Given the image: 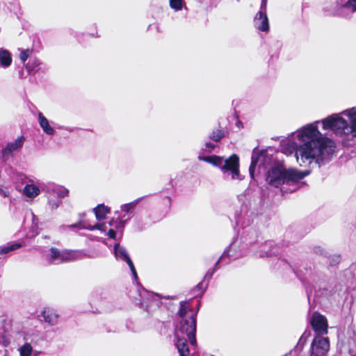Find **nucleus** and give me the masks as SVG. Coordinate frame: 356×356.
Segmentation results:
<instances>
[{
    "instance_id": "2",
    "label": "nucleus",
    "mask_w": 356,
    "mask_h": 356,
    "mask_svg": "<svg viewBox=\"0 0 356 356\" xmlns=\"http://www.w3.org/2000/svg\"><path fill=\"white\" fill-rule=\"evenodd\" d=\"M178 315L179 321L175 330V346L179 356H188L190 350L188 341L192 346L197 344L195 338L196 314L191 311L189 302H181Z\"/></svg>"
},
{
    "instance_id": "12",
    "label": "nucleus",
    "mask_w": 356,
    "mask_h": 356,
    "mask_svg": "<svg viewBox=\"0 0 356 356\" xmlns=\"http://www.w3.org/2000/svg\"><path fill=\"white\" fill-rule=\"evenodd\" d=\"M231 250L232 248L231 246H229L224 251L220 257L216 261L213 268L211 271H208L207 273V274L204 276V279L210 280L212 277L214 272L220 268L218 266L220 264H222V265H227L230 262L232 259H235V257L230 254Z\"/></svg>"
},
{
    "instance_id": "23",
    "label": "nucleus",
    "mask_w": 356,
    "mask_h": 356,
    "mask_svg": "<svg viewBox=\"0 0 356 356\" xmlns=\"http://www.w3.org/2000/svg\"><path fill=\"white\" fill-rule=\"evenodd\" d=\"M94 212L97 219H104L106 216L110 213V208L104 204H99L94 209Z\"/></svg>"
},
{
    "instance_id": "22",
    "label": "nucleus",
    "mask_w": 356,
    "mask_h": 356,
    "mask_svg": "<svg viewBox=\"0 0 356 356\" xmlns=\"http://www.w3.org/2000/svg\"><path fill=\"white\" fill-rule=\"evenodd\" d=\"M24 194L29 198H34L40 194V189L33 184H26L23 189Z\"/></svg>"
},
{
    "instance_id": "26",
    "label": "nucleus",
    "mask_w": 356,
    "mask_h": 356,
    "mask_svg": "<svg viewBox=\"0 0 356 356\" xmlns=\"http://www.w3.org/2000/svg\"><path fill=\"white\" fill-rule=\"evenodd\" d=\"M33 348L29 343H25L20 348V356H30Z\"/></svg>"
},
{
    "instance_id": "18",
    "label": "nucleus",
    "mask_w": 356,
    "mask_h": 356,
    "mask_svg": "<svg viewBox=\"0 0 356 356\" xmlns=\"http://www.w3.org/2000/svg\"><path fill=\"white\" fill-rule=\"evenodd\" d=\"M38 123L42 128V131L47 135H54L55 131L54 128L50 125L49 120L47 118L41 113H38Z\"/></svg>"
},
{
    "instance_id": "16",
    "label": "nucleus",
    "mask_w": 356,
    "mask_h": 356,
    "mask_svg": "<svg viewBox=\"0 0 356 356\" xmlns=\"http://www.w3.org/2000/svg\"><path fill=\"white\" fill-rule=\"evenodd\" d=\"M25 141L24 136L18 137L15 141L8 143L5 148L3 149V155H9L13 152L19 149Z\"/></svg>"
},
{
    "instance_id": "47",
    "label": "nucleus",
    "mask_w": 356,
    "mask_h": 356,
    "mask_svg": "<svg viewBox=\"0 0 356 356\" xmlns=\"http://www.w3.org/2000/svg\"><path fill=\"white\" fill-rule=\"evenodd\" d=\"M24 339H25V340H26V341H28V340H29V339L27 338V337H26V336H25V337H24Z\"/></svg>"
},
{
    "instance_id": "41",
    "label": "nucleus",
    "mask_w": 356,
    "mask_h": 356,
    "mask_svg": "<svg viewBox=\"0 0 356 356\" xmlns=\"http://www.w3.org/2000/svg\"><path fill=\"white\" fill-rule=\"evenodd\" d=\"M70 228L80 227V223L78 224H72L68 226Z\"/></svg>"
},
{
    "instance_id": "40",
    "label": "nucleus",
    "mask_w": 356,
    "mask_h": 356,
    "mask_svg": "<svg viewBox=\"0 0 356 356\" xmlns=\"http://www.w3.org/2000/svg\"><path fill=\"white\" fill-rule=\"evenodd\" d=\"M147 293V292L144 290V289H142L141 291H139V296L140 297H143L145 296V295Z\"/></svg>"
},
{
    "instance_id": "46",
    "label": "nucleus",
    "mask_w": 356,
    "mask_h": 356,
    "mask_svg": "<svg viewBox=\"0 0 356 356\" xmlns=\"http://www.w3.org/2000/svg\"><path fill=\"white\" fill-rule=\"evenodd\" d=\"M4 333V330L3 329H0V334H3Z\"/></svg>"
},
{
    "instance_id": "25",
    "label": "nucleus",
    "mask_w": 356,
    "mask_h": 356,
    "mask_svg": "<svg viewBox=\"0 0 356 356\" xmlns=\"http://www.w3.org/2000/svg\"><path fill=\"white\" fill-rule=\"evenodd\" d=\"M21 247L20 243H13V244H8L3 247H2L0 250L1 254H6L10 251L15 250Z\"/></svg>"
},
{
    "instance_id": "43",
    "label": "nucleus",
    "mask_w": 356,
    "mask_h": 356,
    "mask_svg": "<svg viewBox=\"0 0 356 356\" xmlns=\"http://www.w3.org/2000/svg\"><path fill=\"white\" fill-rule=\"evenodd\" d=\"M147 302L146 301H140L138 304L140 306V307H143V305L144 303H146Z\"/></svg>"
},
{
    "instance_id": "39",
    "label": "nucleus",
    "mask_w": 356,
    "mask_h": 356,
    "mask_svg": "<svg viewBox=\"0 0 356 356\" xmlns=\"http://www.w3.org/2000/svg\"><path fill=\"white\" fill-rule=\"evenodd\" d=\"M348 350L351 356H356V350L355 349V348L350 347Z\"/></svg>"
},
{
    "instance_id": "31",
    "label": "nucleus",
    "mask_w": 356,
    "mask_h": 356,
    "mask_svg": "<svg viewBox=\"0 0 356 356\" xmlns=\"http://www.w3.org/2000/svg\"><path fill=\"white\" fill-rule=\"evenodd\" d=\"M215 147L216 145L213 143L208 142L205 143V148L202 149V151L210 153L213 150Z\"/></svg>"
},
{
    "instance_id": "30",
    "label": "nucleus",
    "mask_w": 356,
    "mask_h": 356,
    "mask_svg": "<svg viewBox=\"0 0 356 356\" xmlns=\"http://www.w3.org/2000/svg\"><path fill=\"white\" fill-rule=\"evenodd\" d=\"M60 204H61V200L59 199L51 200V197L49 198L48 205H49V208L51 209H58Z\"/></svg>"
},
{
    "instance_id": "15",
    "label": "nucleus",
    "mask_w": 356,
    "mask_h": 356,
    "mask_svg": "<svg viewBox=\"0 0 356 356\" xmlns=\"http://www.w3.org/2000/svg\"><path fill=\"white\" fill-rule=\"evenodd\" d=\"M44 190L45 191L48 198L56 195L58 198H63L67 195L69 191L63 186H58L52 183L47 184Z\"/></svg>"
},
{
    "instance_id": "32",
    "label": "nucleus",
    "mask_w": 356,
    "mask_h": 356,
    "mask_svg": "<svg viewBox=\"0 0 356 356\" xmlns=\"http://www.w3.org/2000/svg\"><path fill=\"white\" fill-rule=\"evenodd\" d=\"M128 266H129V268L131 271L133 277H134L135 280H137L138 275H137V273H136V268L134 267L133 262H131L130 264H129Z\"/></svg>"
},
{
    "instance_id": "13",
    "label": "nucleus",
    "mask_w": 356,
    "mask_h": 356,
    "mask_svg": "<svg viewBox=\"0 0 356 356\" xmlns=\"http://www.w3.org/2000/svg\"><path fill=\"white\" fill-rule=\"evenodd\" d=\"M231 250L232 248L231 246H229L224 251L220 257L216 261L213 268L211 271H208L207 273V274L204 276V279L210 280L212 277L214 272L220 268L218 266L220 264H222V265H227L230 262L232 259H235V257L230 254Z\"/></svg>"
},
{
    "instance_id": "33",
    "label": "nucleus",
    "mask_w": 356,
    "mask_h": 356,
    "mask_svg": "<svg viewBox=\"0 0 356 356\" xmlns=\"http://www.w3.org/2000/svg\"><path fill=\"white\" fill-rule=\"evenodd\" d=\"M340 259L341 258L339 255H333L331 258L330 264L332 266L339 264Z\"/></svg>"
},
{
    "instance_id": "6",
    "label": "nucleus",
    "mask_w": 356,
    "mask_h": 356,
    "mask_svg": "<svg viewBox=\"0 0 356 356\" xmlns=\"http://www.w3.org/2000/svg\"><path fill=\"white\" fill-rule=\"evenodd\" d=\"M94 257L86 255L82 250H60L56 248H51L49 253L46 254V261L50 265H58L64 262H70L82 259L85 257Z\"/></svg>"
},
{
    "instance_id": "24",
    "label": "nucleus",
    "mask_w": 356,
    "mask_h": 356,
    "mask_svg": "<svg viewBox=\"0 0 356 356\" xmlns=\"http://www.w3.org/2000/svg\"><path fill=\"white\" fill-rule=\"evenodd\" d=\"M271 245L272 244L270 242H266L265 243V244L262 245L260 248V250L259 252V257H270L275 254V251L269 249V248L271 247Z\"/></svg>"
},
{
    "instance_id": "9",
    "label": "nucleus",
    "mask_w": 356,
    "mask_h": 356,
    "mask_svg": "<svg viewBox=\"0 0 356 356\" xmlns=\"http://www.w3.org/2000/svg\"><path fill=\"white\" fill-rule=\"evenodd\" d=\"M330 348L329 340L327 337L316 336L312 341L310 347V356H325Z\"/></svg>"
},
{
    "instance_id": "29",
    "label": "nucleus",
    "mask_w": 356,
    "mask_h": 356,
    "mask_svg": "<svg viewBox=\"0 0 356 356\" xmlns=\"http://www.w3.org/2000/svg\"><path fill=\"white\" fill-rule=\"evenodd\" d=\"M209 137L215 142H218L224 137V132L222 130L218 129L215 131H213Z\"/></svg>"
},
{
    "instance_id": "1",
    "label": "nucleus",
    "mask_w": 356,
    "mask_h": 356,
    "mask_svg": "<svg viewBox=\"0 0 356 356\" xmlns=\"http://www.w3.org/2000/svg\"><path fill=\"white\" fill-rule=\"evenodd\" d=\"M319 122L316 121L302 127L293 133L288 141L300 166H307L312 163L321 166L330 159L334 152L332 142L323 137L318 129Z\"/></svg>"
},
{
    "instance_id": "10",
    "label": "nucleus",
    "mask_w": 356,
    "mask_h": 356,
    "mask_svg": "<svg viewBox=\"0 0 356 356\" xmlns=\"http://www.w3.org/2000/svg\"><path fill=\"white\" fill-rule=\"evenodd\" d=\"M311 325L317 334V336H321L327 332V321L326 318L318 312L313 313L311 320Z\"/></svg>"
},
{
    "instance_id": "35",
    "label": "nucleus",
    "mask_w": 356,
    "mask_h": 356,
    "mask_svg": "<svg viewBox=\"0 0 356 356\" xmlns=\"http://www.w3.org/2000/svg\"><path fill=\"white\" fill-rule=\"evenodd\" d=\"M195 290H197L198 291H200V292H199V294H200V296H202V295L204 293V291H205V289H203V287H202V283H199V284L197 285V286H196V288H195Z\"/></svg>"
},
{
    "instance_id": "4",
    "label": "nucleus",
    "mask_w": 356,
    "mask_h": 356,
    "mask_svg": "<svg viewBox=\"0 0 356 356\" xmlns=\"http://www.w3.org/2000/svg\"><path fill=\"white\" fill-rule=\"evenodd\" d=\"M341 114L347 116L349 122L340 114H332L321 121L323 129L332 130L337 135H350L356 138V106L344 110Z\"/></svg>"
},
{
    "instance_id": "17",
    "label": "nucleus",
    "mask_w": 356,
    "mask_h": 356,
    "mask_svg": "<svg viewBox=\"0 0 356 356\" xmlns=\"http://www.w3.org/2000/svg\"><path fill=\"white\" fill-rule=\"evenodd\" d=\"M24 66L29 73L40 70H45V67H44V65L37 58H31Z\"/></svg>"
},
{
    "instance_id": "27",
    "label": "nucleus",
    "mask_w": 356,
    "mask_h": 356,
    "mask_svg": "<svg viewBox=\"0 0 356 356\" xmlns=\"http://www.w3.org/2000/svg\"><path fill=\"white\" fill-rule=\"evenodd\" d=\"M31 53L32 49H20L19 58L24 65L26 64V61L27 60L28 58L31 56Z\"/></svg>"
},
{
    "instance_id": "21",
    "label": "nucleus",
    "mask_w": 356,
    "mask_h": 356,
    "mask_svg": "<svg viewBox=\"0 0 356 356\" xmlns=\"http://www.w3.org/2000/svg\"><path fill=\"white\" fill-rule=\"evenodd\" d=\"M42 316L44 321L51 325H55L57 323L58 315L52 309H47L44 310Z\"/></svg>"
},
{
    "instance_id": "8",
    "label": "nucleus",
    "mask_w": 356,
    "mask_h": 356,
    "mask_svg": "<svg viewBox=\"0 0 356 356\" xmlns=\"http://www.w3.org/2000/svg\"><path fill=\"white\" fill-rule=\"evenodd\" d=\"M356 12V0H339L333 7L330 15L348 17Z\"/></svg>"
},
{
    "instance_id": "20",
    "label": "nucleus",
    "mask_w": 356,
    "mask_h": 356,
    "mask_svg": "<svg viewBox=\"0 0 356 356\" xmlns=\"http://www.w3.org/2000/svg\"><path fill=\"white\" fill-rule=\"evenodd\" d=\"M13 61L11 54L6 49L0 48V67L6 69L10 66Z\"/></svg>"
},
{
    "instance_id": "34",
    "label": "nucleus",
    "mask_w": 356,
    "mask_h": 356,
    "mask_svg": "<svg viewBox=\"0 0 356 356\" xmlns=\"http://www.w3.org/2000/svg\"><path fill=\"white\" fill-rule=\"evenodd\" d=\"M107 236L113 239H115L116 237V232L113 229H110L107 232Z\"/></svg>"
},
{
    "instance_id": "11",
    "label": "nucleus",
    "mask_w": 356,
    "mask_h": 356,
    "mask_svg": "<svg viewBox=\"0 0 356 356\" xmlns=\"http://www.w3.org/2000/svg\"><path fill=\"white\" fill-rule=\"evenodd\" d=\"M267 157L268 156L266 154L263 152L259 154L257 149H254L251 158V164L249 168L250 175L252 179L254 178V172L257 164L259 165V169H261L262 166L264 168H266L264 161Z\"/></svg>"
},
{
    "instance_id": "19",
    "label": "nucleus",
    "mask_w": 356,
    "mask_h": 356,
    "mask_svg": "<svg viewBox=\"0 0 356 356\" xmlns=\"http://www.w3.org/2000/svg\"><path fill=\"white\" fill-rule=\"evenodd\" d=\"M114 253L117 259L126 261L127 264L132 262L126 249L124 247L120 246L118 243L115 244L114 246Z\"/></svg>"
},
{
    "instance_id": "3",
    "label": "nucleus",
    "mask_w": 356,
    "mask_h": 356,
    "mask_svg": "<svg viewBox=\"0 0 356 356\" xmlns=\"http://www.w3.org/2000/svg\"><path fill=\"white\" fill-rule=\"evenodd\" d=\"M308 174V172L275 165L268 170L266 180L273 187H280L281 192L284 194L296 191L300 187L299 181Z\"/></svg>"
},
{
    "instance_id": "42",
    "label": "nucleus",
    "mask_w": 356,
    "mask_h": 356,
    "mask_svg": "<svg viewBox=\"0 0 356 356\" xmlns=\"http://www.w3.org/2000/svg\"><path fill=\"white\" fill-rule=\"evenodd\" d=\"M348 343L350 346H351L352 343H354L356 347V339H351Z\"/></svg>"
},
{
    "instance_id": "37",
    "label": "nucleus",
    "mask_w": 356,
    "mask_h": 356,
    "mask_svg": "<svg viewBox=\"0 0 356 356\" xmlns=\"http://www.w3.org/2000/svg\"><path fill=\"white\" fill-rule=\"evenodd\" d=\"M267 0H261L260 10H266Z\"/></svg>"
},
{
    "instance_id": "36",
    "label": "nucleus",
    "mask_w": 356,
    "mask_h": 356,
    "mask_svg": "<svg viewBox=\"0 0 356 356\" xmlns=\"http://www.w3.org/2000/svg\"><path fill=\"white\" fill-rule=\"evenodd\" d=\"M104 227H105V225L103 224H96L95 225H94L93 227H91L89 229H100V230H104Z\"/></svg>"
},
{
    "instance_id": "7",
    "label": "nucleus",
    "mask_w": 356,
    "mask_h": 356,
    "mask_svg": "<svg viewBox=\"0 0 356 356\" xmlns=\"http://www.w3.org/2000/svg\"><path fill=\"white\" fill-rule=\"evenodd\" d=\"M143 199V197H138L131 202L121 205L120 211L124 213V214L118 217V221L115 222L116 225H115V227L117 229H120L121 232H122L127 222L134 216V211L137 204Z\"/></svg>"
},
{
    "instance_id": "14",
    "label": "nucleus",
    "mask_w": 356,
    "mask_h": 356,
    "mask_svg": "<svg viewBox=\"0 0 356 356\" xmlns=\"http://www.w3.org/2000/svg\"><path fill=\"white\" fill-rule=\"evenodd\" d=\"M254 27L261 31L269 30L268 19L266 15V10H260L254 18Z\"/></svg>"
},
{
    "instance_id": "44",
    "label": "nucleus",
    "mask_w": 356,
    "mask_h": 356,
    "mask_svg": "<svg viewBox=\"0 0 356 356\" xmlns=\"http://www.w3.org/2000/svg\"><path fill=\"white\" fill-rule=\"evenodd\" d=\"M236 126H237L238 127H241L242 126V122H240V121L237 122V123H236Z\"/></svg>"
},
{
    "instance_id": "28",
    "label": "nucleus",
    "mask_w": 356,
    "mask_h": 356,
    "mask_svg": "<svg viewBox=\"0 0 356 356\" xmlns=\"http://www.w3.org/2000/svg\"><path fill=\"white\" fill-rule=\"evenodd\" d=\"M183 0H170V6L171 8L176 11L181 10L183 7Z\"/></svg>"
},
{
    "instance_id": "5",
    "label": "nucleus",
    "mask_w": 356,
    "mask_h": 356,
    "mask_svg": "<svg viewBox=\"0 0 356 356\" xmlns=\"http://www.w3.org/2000/svg\"><path fill=\"white\" fill-rule=\"evenodd\" d=\"M198 159L219 168L223 172L225 179H227V177L231 175L232 180L243 179V177L239 172V158L236 154L225 159L224 157L216 155L205 156L200 154L198 156Z\"/></svg>"
},
{
    "instance_id": "45",
    "label": "nucleus",
    "mask_w": 356,
    "mask_h": 356,
    "mask_svg": "<svg viewBox=\"0 0 356 356\" xmlns=\"http://www.w3.org/2000/svg\"><path fill=\"white\" fill-rule=\"evenodd\" d=\"M2 273V265H0V277L1 276Z\"/></svg>"
},
{
    "instance_id": "38",
    "label": "nucleus",
    "mask_w": 356,
    "mask_h": 356,
    "mask_svg": "<svg viewBox=\"0 0 356 356\" xmlns=\"http://www.w3.org/2000/svg\"><path fill=\"white\" fill-rule=\"evenodd\" d=\"M0 195L4 197H6L9 196V192L8 191L0 188Z\"/></svg>"
}]
</instances>
